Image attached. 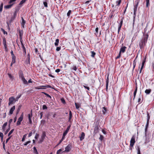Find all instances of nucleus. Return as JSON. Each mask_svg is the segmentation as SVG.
Segmentation results:
<instances>
[{
    "label": "nucleus",
    "instance_id": "4d7b16f0",
    "mask_svg": "<svg viewBox=\"0 0 154 154\" xmlns=\"http://www.w3.org/2000/svg\"><path fill=\"white\" fill-rule=\"evenodd\" d=\"M1 30H2V31L3 32V33L4 34H7V32H6L4 30V29H2V28H1Z\"/></svg>",
    "mask_w": 154,
    "mask_h": 154
},
{
    "label": "nucleus",
    "instance_id": "2f4dec72",
    "mask_svg": "<svg viewBox=\"0 0 154 154\" xmlns=\"http://www.w3.org/2000/svg\"><path fill=\"white\" fill-rule=\"evenodd\" d=\"M103 109L102 112L103 114H105L106 112V109L105 107H103Z\"/></svg>",
    "mask_w": 154,
    "mask_h": 154
},
{
    "label": "nucleus",
    "instance_id": "9d476101",
    "mask_svg": "<svg viewBox=\"0 0 154 154\" xmlns=\"http://www.w3.org/2000/svg\"><path fill=\"white\" fill-rule=\"evenodd\" d=\"M127 47L125 46H124L121 47L120 48L119 53L121 54V53H124L125 52Z\"/></svg>",
    "mask_w": 154,
    "mask_h": 154
},
{
    "label": "nucleus",
    "instance_id": "e433bc0d",
    "mask_svg": "<svg viewBox=\"0 0 154 154\" xmlns=\"http://www.w3.org/2000/svg\"><path fill=\"white\" fill-rule=\"evenodd\" d=\"M91 57H94L96 54L94 52V51H91Z\"/></svg>",
    "mask_w": 154,
    "mask_h": 154
},
{
    "label": "nucleus",
    "instance_id": "8fccbe9b",
    "mask_svg": "<svg viewBox=\"0 0 154 154\" xmlns=\"http://www.w3.org/2000/svg\"><path fill=\"white\" fill-rule=\"evenodd\" d=\"M3 4L2 3L0 5V11L1 12L2 11V9H3Z\"/></svg>",
    "mask_w": 154,
    "mask_h": 154
},
{
    "label": "nucleus",
    "instance_id": "9b49d317",
    "mask_svg": "<svg viewBox=\"0 0 154 154\" xmlns=\"http://www.w3.org/2000/svg\"><path fill=\"white\" fill-rule=\"evenodd\" d=\"M15 109V106H13L11 108V109L10 110V111L9 112V115H11L12 114L13 112Z\"/></svg>",
    "mask_w": 154,
    "mask_h": 154
},
{
    "label": "nucleus",
    "instance_id": "5fc2aeb1",
    "mask_svg": "<svg viewBox=\"0 0 154 154\" xmlns=\"http://www.w3.org/2000/svg\"><path fill=\"white\" fill-rule=\"evenodd\" d=\"M14 17L13 18H12V19H14L17 16V11H15L14 12Z\"/></svg>",
    "mask_w": 154,
    "mask_h": 154
},
{
    "label": "nucleus",
    "instance_id": "3c124183",
    "mask_svg": "<svg viewBox=\"0 0 154 154\" xmlns=\"http://www.w3.org/2000/svg\"><path fill=\"white\" fill-rule=\"evenodd\" d=\"M137 154H141L140 148L139 146L137 147Z\"/></svg>",
    "mask_w": 154,
    "mask_h": 154
},
{
    "label": "nucleus",
    "instance_id": "b1692460",
    "mask_svg": "<svg viewBox=\"0 0 154 154\" xmlns=\"http://www.w3.org/2000/svg\"><path fill=\"white\" fill-rule=\"evenodd\" d=\"M7 125V122L5 123L2 126V129L3 131H4L5 130V127Z\"/></svg>",
    "mask_w": 154,
    "mask_h": 154
},
{
    "label": "nucleus",
    "instance_id": "09e8293b",
    "mask_svg": "<svg viewBox=\"0 0 154 154\" xmlns=\"http://www.w3.org/2000/svg\"><path fill=\"white\" fill-rule=\"evenodd\" d=\"M43 4L45 7H48V3L46 2H43Z\"/></svg>",
    "mask_w": 154,
    "mask_h": 154
},
{
    "label": "nucleus",
    "instance_id": "37998d69",
    "mask_svg": "<svg viewBox=\"0 0 154 154\" xmlns=\"http://www.w3.org/2000/svg\"><path fill=\"white\" fill-rule=\"evenodd\" d=\"M14 130V129H12L9 133L8 134V136H10V135L13 132Z\"/></svg>",
    "mask_w": 154,
    "mask_h": 154
},
{
    "label": "nucleus",
    "instance_id": "f03ea898",
    "mask_svg": "<svg viewBox=\"0 0 154 154\" xmlns=\"http://www.w3.org/2000/svg\"><path fill=\"white\" fill-rule=\"evenodd\" d=\"M15 101V98L13 97H11L9 98V103L8 104L9 106L12 104L14 103Z\"/></svg>",
    "mask_w": 154,
    "mask_h": 154
},
{
    "label": "nucleus",
    "instance_id": "393cba45",
    "mask_svg": "<svg viewBox=\"0 0 154 154\" xmlns=\"http://www.w3.org/2000/svg\"><path fill=\"white\" fill-rule=\"evenodd\" d=\"M146 57H145L144 58V59L143 60L142 63V66H141V67L142 68H143V66H144L145 63V62H146Z\"/></svg>",
    "mask_w": 154,
    "mask_h": 154
},
{
    "label": "nucleus",
    "instance_id": "79ce46f5",
    "mask_svg": "<svg viewBox=\"0 0 154 154\" xmlns=\"http://www.w3.org/2000/svg\"><path fill=\"white\" fill-rule=\"evenodd\" d=\"M27 134H26L25 135H24L23 136V137L22 138V141L23 142L25 141V139L26 137Z\"/></svg>",
    "mask_w": 154,
    "mask_h": 154
},
{
    "label": "nucleus",
    "instance_id": "dca6fc26",
    "mask_svg": "<svg viewBox=\"0 0 154 154\" xmlns=\"http://www.w3.org/2000/svg\"><path fill=\"white\" fill-rule=\"evenodd\" d=\"M23 113H22L20 117L18 118V121L21 122L23 120Z\"/></svg>",
    "mask_w": 154,
    "mask_h": 154
},
{
    "label": "nucleus",
    "instance_id": "49530a36",
    "mask_svg": "<svg viewBox=\"0 0 154 154\" xmlns=\"http://www.w3.org/2000/svg\"><path fill=\"white\" fill-rule=\"evenodd\" d=\"M98 28L97 27L95 29V34L96 35H97L98 32Z\"/></svg>",
    "mask_w": 154,
    "mask_h": 154
},
{
    "label": "nucleus",
    "instance_id": "2eb2a0df",
    "mask_svg": "<svg viewBox=\"0 0 154 154\" xmlns=\"http://www.w3.org/2000/svg\"><path fill=\"white\" fill-rule=\"evenodd\" d=\"M109 75H108L107 78L106 79V91H108V85L109 83Z\"/></svg>",
    "mask_w": 154,
    "mask_h": 154
},
{
    "label": "nucleus",
    "instance_id": "f257e3e1",
    "mask_svg": "<svg viewBox=\"0 0 154 154\" xmlns=\"http://www.w3.org/2000/svg\"><path fill=\"white\" fill-rule=\"evenodd\" d=\"M148 37L147 34L144 35V37L139 42V45L141 49L143 48L145 46L146 43L147 42Z\"/></svg>",
    "mask_w": 154,
    "mask_h": 154
},
{
    "label": "nucleus",
    "instance_id": "774afa93",
    "mask_svg": "<svg viewBox=\"0 0 154 154\" xmlns=\"http://www.w3.org/2000/svg\"><path fill=\"white\" fill-rule=\"evenodd\" d=\"M0 137L1 138H3V134L2 132H0Z\"/></svg>",
    "mask_w": 154,
    "mask_h": 154
},
{
    "label": "nucleus",
    "instance_id": "6e6552de",
    "mask_svg": "<svg viewBox=\"0 0 154 154\" xmlns=\"http://www.w3.org/2000/svg\"><path fill=\"white\" fill-rule=\"evenodd\" d=\"M23 32L22 30H19V34L20 36V42H23V40L22 38V36L23 35Z\"/></svg>",
    "mask_w": 154,
    "mask_h": 154
},
{
    "label": "nucleus",
    "instance_id": "4be33fe9",
    "mask_svg": "<svg viewBox=\"0 0 154 154\" xmlns=\"http://www.w3.org/2000/svg\"><path fill=\"white\" fill-rule=\"evenodd\" d=\"M121 0H117V1L116 2V6H119V5L121 4Z\"/></svg>",
    "mask_w": 154,
    "mask_h": 154
},
{
    "label": "nucleus",
    "instance_id": "7ed1b4c3",
    "mask_svg": "<svg viewBox=\"0 0 154 154\" xmlns=\"http://www.w3.org/2000/svg\"><path fill=\"white\" fill-rule=\"evenodd\" d=\"M135 137L134 136H133L130 140V146L131 147H133L135 143Z\"/></svg>",
    "mask_w": 154,
    "mask_h": 154
},
{
    "label": "nucleus",
    "instance_id": "c85d7f7f",
    "mask_svg": "<svg viewBox=\"0 0 154 154\" xmlns=\"http://www.w3.org/2000/svg\"><path fill=\"white\" fill-rule=\"evenodd\" d=\"M33 152L35 154H38V153L35 147H33Z\"/></svg>",
    "mask_w": 154,
    "mask_h": 154
},
{
    "label": "nucleus",
    "instance_id": "5701e85b",
    "mask_svg": "<svg viewBox=\"0 0 154 154\" xmlns=\"http://www.w3.org/2000/svg\"><path fill=\"white\" fill-rule=\"evenodd\" d=\"M42 86H41L38 87H35V89H45V88L44 87H42Z\"/></svg>",
    "mask_w": 154,
    "mask_h": 154
},
{
    "label": "nucleus",
    "instance_id": "aec40b11",
    "mask_svg": "<svg viewBox=\"0 0 154 154\" xmlns=\"http://www.w3.org/2000/svg\"><path fill=\"white\" fill-rule=\"evenodd\" d=\"M151 91V89H146L145 91V92L146 94H149Z\"/></svg>",
    "mask_w": 154,
    "mask_h": 154
},
{
    "label": "nucleus",
    "instance_id": "680f3d73",
    "mask_svg": "<svg viewBox=\"0 0 154 154\" xmlns=\"http://www.w3.org/2000/svg\"><path fill=\"white\" fill-rule=\"evenodd\" d=\"M11 136H9V137L6 140V143H7V142H8V141L9 140L11 139Z\"/></svg>",
    "mask_w": 154,
    "mask_h": 154
},
{
    "label": "nucleus",
    "instance_id": "7c9ffc66",
    "mask_svg": "<svg viewBox=\"0 0 154 154\" xmlns=\"http://www.w3.org/2000/svg\"><path fill=\"white\" fill-rule=\"evenodd\" d=\"M134 17H135V16H136V12L137 11V8L134 7Z\"/></svg>",
    "mask_w": 154,
    "mask_h": 154
},
{
    "label": "nucleus",
    "instance_id": "6e6d98bb",
    "mask_svg": "<svg viewBox=\"0 0 154 154\" xmlns=\"http://www.w3.org/2000/svg\"><path fill=\"white\" fill-rule=\"evenodd\" d=\"M48 108L45 105H43L42 106V109H47Z\"/></svg>",
    "mask_w": 154,
    "mask_h": 154
},
{
    "label": "nucleus",
    "instance_id": "20e7f679",
    "mask_svg": "<svg viewBox=\"0 0 154 154\" xmlns=\"http://www.w3.org/2000/svg\"><path fill=\"white\" fill-rule=\"evenodd\" d=\"M32 110H31V111L30 113L28 115V119H29V122L28 123L30 124H32V122L31 119V118H32Z\"/></svg>",
    "mask_w": 154,
    "mask_h": 154
},
{
    "label": "nucleus",
    "instance_id": "f3484780",
    "mask_svg": "<svg viewBox=\"0 0 154 154\" xmlns=\"http://www.w3.org/2000/svg\"><path fill=\"white\" fill-rule=\"evenodd\" d=\"M20 43L21 44L22 48L23 49V53H24L25 54H26V49H25V48L24 46V45L23 43V42H20Z\"/></svg>",
    "mask_w": 154,
    "mask_h": 154
},
{
    "label": "nucleus",
    "instance_id": "6ab92c4d",
    "mask_svg": "<svg viewBox=\"0 0 154 154\" xmlns=\"http://www.w3.org/2000/svg\"><path fill=\"white\" fill-rule=\"evenodd\" d=\"M24 84H27V82L25 79L24 77L20 79Z\"/></svg>",
    "mask_w": 154,
    "mask_h": 154
},
{
    "label": "nucleus",
    "instance_id": "a19ab883",
    "mask_svg": "<svg viewBox=\"0 0 154 154\" xmlns=\"http://www.w3.org/2000/svg\"><path fill=\"white\" fill-rule=\"evenodd\" d=\"M135 3H136V4L134 5V7L137 8L138 3H139V2L138 0H137L135 1Z\"/></svg>",
    "mask_w": 154,
    "mask_h": 154
},
{
    "label": "nucleus",
    "instance_id": "c9c22d12",
    "mask_svg": "<svg viewBox=\"0 0 154 154\" xmlns=\"http://www.w3.org/2000/svg\"><path fill=\"white\" fill-rule=\"evenodd\" d=\"M8 75L10 79L13 80L14 79V77L11 75L10 73H8Z\"/></svg>",
    "mask_w": 154,
    "mask_h": 154
},
{
    "label": "nucleus",
    "instance_id": "412c9836",
    "mask_svg": "<svg viewBox=\"0 0 154 154\" xmlns=\"http://www.w3.org/2000/svg\"><path fill=\"white\" fill-rule=\"evenodd\" d=\"M137 85L136 86V88H135V89L134 92V99L135 97V96H136V93H137Z\"/></svg>",
    "mask_w": 154,
    "mask_h": 154
},
{
    "label": "nucleus",
    "instance_id": "a211bd4d",
    "mask_svg": "<svg viewBox=\"0 0 154 154\" xmlns=\"http://www.w3.org/2000/svg\"><path fill=\"white\" fill-rule=\"evenodd\" d=\"M13 4L14 3H13L12 4H11L9 5L5 6L4 8L6 9L10 8L12 6Z\"/></svg>",
    "mask_w": 154,
    "mask_h": 154
},
{
    "label": "nucleus",
    "instance_id": "bf43d9fd",
    "mask_svg": "<svg viewBox=\"0 0 154 154\" xmlns=\"http://www.w3.org/2000/svg\"><path fill=\"white\" fill-rule=\"evenodd\" d=\"M61 49V47H57L56 49V51H59Z\"/></svg>",
    "mask_w": 154,
    "mask_h": 154
},
{
    "label": "nucleus",
    "instance_id": "c03bdc74",
    "mask_svg": "<svg viewBox=\"0 0 154 154\" xmlns=\"http://www.w3.org/2000/svg\"><path fill=\"white\" fill-rule=\"evenodd\" d=\"M146 7H148L149 6V0H146Z\"/></svg>",
    "mask_w": 154,
    "mask_h": 154
},
{
    "label": "nucleus",
    "instance_id": "473e14b6",
    "mask_svg": "<svg viewBox=\"0 0 154 154\" xmlns=\"http://www.w3.org/2000/svg\"><path fill=\"white\" fill-rule=\"evenodd\" d=\"M46 136V135L45 134V132H43L42 135V136H41L42 139V141H42V140H43L44 138L45 137V136Z\"/></svg>",
    "mask_w": 154,
    "mask_h": 154
},
{
    "label": "nucleus",
    "instance_id": "f8f14e48",
    "mask_svg": "<svg viewBox=\"0 0 154 154\" xmlns=\"http://www.w3.org/2000/svg\"><path fill=\"white\" fill-rule=\"evenodd\" d=\"M149 121H147L146 124L145 126V136L146 137V132L147 129V128H148L149 124Z\"/></svg>",
    "mask_w": 154,
    "mask_h": 154
},
{
    "label": "nucleus",
    "instance_id": "c756f323",
    "mask_svg": "<svg viewBox=\"0 0 154 154\" xmlns=\"http://www.w3.org/2000/svg\"><path fill=\"white\" fill-rule=\"evenodd\" d=\"M22 105H20L18 106V108L17 109V115L19 112L20 110L21 107Z\"/></svg>",
    "mask_w": 154,
    "mask_h": 154
},
{
    "label": "nucleus",
    "instance_id": "f704fd0d",
    "mask_svg": "<svg viewBox=\"0 0 154 154\" xmlns=\"http://www.w3.org/2000/svg\"><path fill=\"white\" fill-rule=\"evenodd\" d=\"M42 87H44L45 88H52V89L53 88L51 86H50V85H43Z\"/></svg>",
    "mask_w": 154,
    "mask_h": 154
},
{
    "label": "nucleus",
    "instance_id": "338daca9",
    "mask_svg": "<svg viewBox=\"0 0 154 154\" xmlns=\"http://www.w3.org/2000/svg\"><path fill=\"white\" fill-rule=\"evenodd\" d=\"M103 136L102 135H100V136L99 138V139L100 140H101V141H102L103 140Z\"/></svg>",
    "mask_w": 154,
    "mask_h": 154
},
{
    "label": "nucleus",
    "instance_id": "cd10ccee",
    "mask_svg": "<svg viewBox=\"0 0 154 154\" xmlns=\"http://www.w3.org/2000/svg\"><path fill=\"white\" fill-rule=\"evenodd\" d=\"M72 115L71 111H70L69 112V121L70 122V120L72 118Z\"/></svg>",
    "mask_w": 154,
    "mask_h": 154
},
{
    "label": "nucleus",
    "instance_id": "ea45409f",
    "mask_svg": "<svg viewBox=\"0 0 154 154\" xmlns=\"http://www.w3.org/2000/svg\"><path fill=\"white\" fill-rule=\"evenodd\" d=\"M136 61L135 59L133 61V70H134L135 67L136 65Z\"/></svg>",
    "mask_w": 154,
    "mask_h": 154
},
{
    "label": "nucleus",
    "instance_id": "72a5a7b5",
    "mask_svg": "<svg viewBox=\"0 0 154 154\" xmlns=\"http://www.w3.org/2000/svg\"><path fill=\"white\" fill-rule=\"evenodd\" d=\"M21 96V94L18 95V96H17V97H16V99H15V101L16 102V101H17L19 99L20 97Z\"/></svg>",
    "mask_w": 154,
    "mask_h": 154
},
{
    "label": "nucleus",
    "instance_id": "052dcab7",
    "mask_svg": "<svg viewBox=\"0 0 154 154\" xmlns=\"http://www.w3.org/2000/svg\"><path fill=\"white\" fill-rule=\"evenodd\" d=\"M39 134H37V133H36V134H35V139H38V137H39Z\"/></svg>",
    "mask_w": 154,
    "mask_h": 154
},
{
    "label": "nucleus",
    "instance_id": "1a4fd4ad",
    "mask_svg": "<svg viewBox=\"0 0 154 154\" xmlns=\"http://www.w3.org/2000/svg\"><path fill=\"white\" fill-rule=\"evenodd\" d=\"M123 19H124V18L123 17L122 18L121 20V22H120V24H119V26L118 29V34L119 33V31H120V29H121L122 26V23H123Z\"/></svg>",
    "mask_w": 154,
    "mask_h": 154
},
{
    "label": "nucleus",
    "instance_id": "4468645a",
    "mask_svg": "<svg viewBox=\"0 0 154 154\" xmlns=\"http://www.w3.org/2000/svg\"><path fill=\"white\" fill-rule=\"evenodd\" d=\"M85 136V134L84 132H82L81 135L79 136L80 140L81 141L82 140L84 139Z\"/></svg>",
    "mask_w": 154,
    "mask_h": 154
},
{
    "label": "nucleus",
    "instance_id": "a18cd8bd",
    "mask_svg": "<svg viewBox=\"0 0 154 154\" xmlns=\"http://www.w3.org/2000/svg\"><path fill=\"white\" fill-rule=\"evenodd\" d=\"M150 118V116L149 113L147 112V121H149V120Z\"/></svg>",
    "mask_w": 154,
    "mask_h": 154
},
{
    "label": "nucleus",
    "instance_id": "69168bd1",
    "mask_svg": "<svg viewBox=\"0 0 154 154\" xmlns=\"http://www.w3.org/2000/svg\"><path fill=\"white\" fill-rule=\"evenodd\" d=\"M61 101L63 103H65V101L64 99V98H61Z\"/></svg>",
    "mask_w": 154,
    "mask_h": 154
},
{
    "label": "nucleus",
    "instance_id": "de8ad7c7",
    "mask_svg": "<svg viewBox=\"0 0 154 154\" xmlns=\"http://www.w3.org/2000/svg\"><path fill=\"white\" fill-rule=\"evenodd\" d=\"M26 0H22L20 2V3H19V5H22V4H23L24 3L26 2Z\"/></svg>",
    "mask_w": 154,
    "mask_h": 154
},
{
    "label": "nucleus",
    "instance_id": "e2e57ef3",
    "mask_svg": "<svg viewBox=\"0 0 154 154\" xmlns=\"http://www.w3.org/2000/svg\"><path fill=\"white\" fill-rule=\"evenodd\" d=\"M31 143L30 141H28L27 142H26L24 144V145L25 146H26L28 144Z\"/></svg>",
    "mask_w": 154,
    "mask_h": 154
},
{
    "label": "nucleus",
    "instance_id": "423d86ee",
    "mask_svg": "<svg viewBox=\"0 0 154 154\" xmlns=\"http://www.w3.org/2000/svg\"><path fill=\"white\" fill-rule=\"evenodd\" d=\"M99 131V127L98 125H96L95 126L94 133V134L97 133Z\"/></svg>",
    "mask_w": 154,
    "mask_h": 154
},
{
    "label": "nucleus",
    "instance_id": "bb28decb",
    "mask_svg": "<svg viewBox=\"0 0 154 154\" xmlns=\"http://www.w3.org/2000/svg\"><path fill=\"white\" fill-rule=\"evenodd\" d=\"M22 22L21 23V25L22 27L24 28V25L25 23V22L24 19H23V17L22 18Z\"/></svg>",
    "mask_w": 154,
    "mask_h": 154
},
{
    "label": "nucleus",
    "instance_id": "58836bf2",
    "mask_svg": "<svg viewBox=\"0 0 154 154\" xmlns=\"http://www.w3.org/2000/svg\"><path fill=\"white\" fill-rule=\"evenodd\" d=\"M64 137H63H63H62V139L60 140L59 143L57 144V146L59 145L63 141V139H64Z\"/></svg>",
    "mask_w": 154,
    "mask_h": 154
},
{
    "label": "nucleus",
    "instance_id": "13d9d810",
    "mask_svg": "<svg viewBox=\"0 0 154 154\" xmlns=\"http://www.w3.org/2000/svg\"><path fill=\"white\" fill-rule=\"evenodd\" d=\"M3 44L4 45L6 44V41L5 38H3Z\"/></svg>",
    "mask_w": 154,
    "mask_h": 154
},
{
    "label": "nucleus",
    "instance_id": "603ef678",
    "mask_svg": "<svg viewBox=\"0 0 154 154\" xmlns=\"http://www.w3.org/2000/svg\"><path fill=\"white\" fill-rule=\"evenodd\" d=\"M10 129V126H9V128H8L5 131V134H7L8 133V131H9Z\"/></svg>",
    "mask_w": 154,
    "mask_h": 154
},
{
    "label": "nucleus",
    "instance_id": "ddd939ff",
    "mask_svg": "<svg viewBox=\"0 0 154 154\" xmlns=\"http://www.w3.org/2000/svg\"><path fill=\"white\" fill-rule=\"evenodd\" d=\"M18 73L19 75V78L20 79L24 77L23 72L21 70H19Z\"/></svg>",
    "mask_w": 154,
    "mask_h": 154
},
{
    "label": "nucleus",
    "instance_id": "0eeeda50",
    "mask_svg": "<svg viewBox=\"0 0 154 154\" xmlns=\"http://www.w3.org/2000/svg\"><path fill=\"white\" fill-rule=\"evenodd\" d=\"M70 125H69L68 126L67 128H66V130H65V131L63 132V137H65V136L67 134V133H68V132L69 131L70 127Z\"/></svg>",
    "mask_w": 154,
    "mask_h": 154
},
{
    "label": "nucleus",
    "instance_id": "39448f33",
    "mask_svg": "<svg viewBox=\"0 0 154 154\" xmlns=\"http://www.w3.org/2000/svg\"><path fill=\"white\" fill-rule=\"evenodd\" d=\"M72 148L71 145V144H69L65 148V151L69 152L71 150Z\"/></svg>",
    "mask_w": 154,
    "mask_h": 154
},
{
    "label": "nucleus",
    "instance_id": "0e129e2a",
    "mask_svg": "<svg viewBox=\"0 0 154 154\" xmlns=\"http://www.w3.org/2000/svg\"><path fill=\"white\" fill-rule=\"evenodd\" d=\"M75 106L76 108L77 109H78L79 108V106L78 105V104L77 103H75Z\"/></svg>",
    "mask_w": 154,
    "mask_h": 154
},
{
    "label": "nucleus",
    "instance_id": "4c0bfd02",
    "mask_svg": "<svg viewBox=\"0 0 154 154\" xmlns=\"http://www.w3.org/2000/svg\"><path fill=\"white\" fill-rule=\"evenodd\" d=\"M42 93L44 94L46 96L48 97H49L51 99V96H50L48 94L45 92H42Z\"/></svg>",
    "mask_w": 154,
    "mask_h": 154
},
{
    "label": "nucleus",
    "instance_id": "a878e982",
    "mask_svg": "<svg viewBox=\"0 0 154 154\" xmlns=\"http://www.w3.org/2000/svg\"><path fill=\"white\" fill-rule=\"evenodd\" d=\"M59 41V40L58 39H57L56 40L55 42L54 43V45L56 46H57L58 45Z\"/></svg>",
    "mask_w": 154,
    "mask_h": 154
},
{
    "label": "nucleus",
    "instance_id": "864d4df0",
    "mask_svg": "<svg viewBox=\"0 0 154 154\" xmlns=\"http://www.w3.org/2000/svg\"><path fill=\"white\" fill-rule=\"evenodd\" d=\"M71 11H72L71 10H69V11L67 14V15L68 17H69V16Z\"/></svg>",
    "mask_w": 154,
    "mask_h": 154
}]
</instances>
